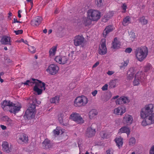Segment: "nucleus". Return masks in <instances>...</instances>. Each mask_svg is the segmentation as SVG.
Returning a JSON list of instances; mask_svg holds the SVG:
<instances>
[{
	"mask_svg": "<svg viewBox=\"0 0 154 154\" xmlns=\"http://www.w3.org/2000/svg\"><path fill=\"white\" fill-rule=\"evenodd\" d=\"M82 106H85L88 103V100L85 96L81 95L79 96Z\"/></svg>",
	"mask_w": 154,
	"mask_h": 154,
	"instance_id": "obj_25",
	"label": "nucleus"
},
{
	"mask_svg": "<svg viewBox=\"0 0 154 154\" xmlns=\"http://www.w3.org/2000/svg\"><path fill=\"white\" fill-rule=\"evenodd\" d=\"M122 9L124 10L123 11V13H125L126 12V10L127 9V6L126 4L124 3L123 4V5L122 6Z\"/></svg>",
	"mask_w": 154,
	"mask_h": 154,
	"instance_id": "obj_50",
	"label": "nucleus"
},
{
	"mask_svg": "<svg viewBox=\"0 0 154 154\" xmlns=\"http://www.w3.org/2000/svg\"><path fill=\"white\" fill-rule=\"evenodd\" d=\"M115 73V72L113 71H108L107 74L109 75H112Z\"/></svg>",
	"mask_w": 154,
	"mask_h": 154,
	"instance_id": "obj_56",
	"label": "nucleus"
},
{
	"mask_svg": "<svg viewBox=\"0 0 154 154\" xmlns=\"http://www.w3.org/2000/svg\"><path fill=\"white\" fill-rule=\"evenodd\" d=\"M60 98L59 96H57L51 98L50 100L51 103L55 104L59 103L60 99Z\"/></svg>",
	"mask_w": 154,
	"mask_h": 154,
	"instance_id": "obj_30",
	"label": "nucleus"
},
{
	"mask_svg": "<svg viewBox=\"0 0 154 154\" xmlns=\"http://www.w3.org/2000/svg\"><path fill=\"white\" fill-rule=\"evenodd\" d=\"M32 103L28 109L26 111L24 117L28 119L33 118L35 114V103L36 99L33 98L31 101Z\"/></svg>",
	"mask_w": 154,
	"mask_h": 154,
	"instance_id": "obj_3",
	"label": "nucleus"
},
{
	"mask_svg": "<svg viewBox=\"0 0 154 154\" xmlns=\"http://www.w3.org/2000/svg\"><path fill=\"white\" fill-rule=\"evenodd\" d=\"M126 111V109L124 106H121L115 109L113 113L117 116H121Z\"/></svg>",
	"mask_w": 154,
	"mask_h": 154,
	"instance_id": "obj_16",
	"label": "nucleus"
},
{
	"mask_svg": "<svg viewBox=\"0 0 154 154\" xmlns=\"http://www.w3.org/2000/svg\"><path fill=\"white\" fill-rule=\"evenodd\" d=\"M122 100V101L123 103H128L129 102V99L127 97H121Z\"/></svg>",
	"mask_w": 154,
	"mask_h": 154,
	"instance_id": "obj_44",
	"label": "nucleus"
},
{
	"mask_svg": "<svg viewBox=\"0 0 154 154\" xmlns=\"http://www.w3.org/2000/svg\"><path fill=\"white\" fill-rule=\"evenodd\" d=\"M97 91L96 90H95L92 92V94L93 95V96H95L97 94Z\"/></svg>",
	"mask_w": 154,
	"mask_h": 154,
	"instance_id": "obj_57",
	"label": "nucleus"
},
{
	"mask_svg": "<svg viewBox=\"0 0 154 154\" xmlns=\"http://www.w3.org/2000/svg\"><path fill=\"white\" fill-rule=\"evenodd\" d=\"M79 96H78L75 99L74 102V105L76 107H82Z\"/></svg>",
	"mask_w": 154,
	"mask_h": 154,
	"instance_id": "obj_28",
	"label": "nucleus"
},
{
	"mask_svg": "<svg viewBox=\"0 0 154 154\" xmlns=\"http://www.w3.org/2000/svg\"><path fill=\"white\" fill-rule=\"evenodd\" d=\"M151 65L149 63L147 64L144 67V71L145 72H148L152 69Z\"/></svg>",
	"mask_w": 154,
	"mask_h": 154,
	"instance_id": "obj_39",
	"label": "nucleus"
},
{
	"mask_svg": "<svg viewBox=\"0 0 154 154\" xmlns=\"http://www.w3.org/2000/svg\"><path fill=\"white\" fill-rule=\"evenodd\" d=\"M29 51L31 54H34L36 51V48L33 46H29L28 48Z\"/></svg>",
	"mask_w": 154,
	"mask_h": 154,
	"instance_id": "obj_41",
	"label": "nucleus"
},
{
	"mask_svg": "<svg viewBox=\"0 0 154 154\" xmlns=\"http://www.w3.org/2000/svg\"><path fill=\"white\" fill-rule=\"evenodd\" d=\"M28 140L27 136L24 133H22L18 137L17 141L19 143L23 144L27 143Z\"/></svg>",
	"mask_w": 154,
	"mask_h": 154,
	"instance_id": "obj_14",
	"label": "nucleus"
},
{
	"mask_svg": "<svg viewBox=\"0 0 154 154\" xmlns=\"http://www.w3.org/2000/svg\"><path fill=\"white\" fill-rule=\"evenodd\" d=\"M23 84L24 85H28L29 86H32L34 84H35V86H37L38 88H43L44 90H45V85L44 83L42 82L41 81L34 79L27 80Z\"/></svg>",
	"mask_w": 154,
	"mask_h": 154,
	"instance_id": "obj_5",
	"label": "nucleus"
},
{
	"mask_svg": "<svg viewBox=\"0 0 154 154\" xmlns=\"http://www.w3.org/2000/svg\"><path fill=\"white\" fill-rule=\"evenodd\" d=\"M112 47L114 49L118 48L120 47V42L118 40L117 38H114L112 42Z\"/></svg>",
	"mask_w": 154,
	"mask_h": 154,
	"instance_id": "obj_26",
	"label": "nucleus"
},
{
	"mask_svg": "<svg viewBox=\"0 0 154 154\" xmlns=\"http://www.w3.org/2000/svg\"><path fill=\"white\" fill-rule=\"evenodd\" d=\"M115 141L116 145L119 149L122 147L123 144V140L122 138L121 137L116 138L115 139Z\"/></svg>",
	"mask_w": 154,
	"mask_h": 154,
	"instance_id": "obj_24",
	"label": "nucleus"
},
{
	"mask_svg": "<svg viewBox=\"0 0 154 154\" xmlns=\"http://www.w3.org/2000/svg\"><path fill=\"white\" fill-rule=\"evenodd\" d=\"M69 58L66 56H57L54 60L57 63L60 64H64L67 63L69 60Z\"/></svg>",
	"mask_w": 154,
	"mask_h": 154,
	"instance_id": "obj_11",
	"label": "nucleus"
},
{
	"mask_svg": "<svg viewBox=\"0 0 154 154\" xmlns=\"http://www.w3.org/2000/svg\"><path fill=\"white\" fill-rule=\"evenodd\" d=\"M57 49V46H54L49 50V56L50 57H52L55 55Z\"/></svg>",
	"mask_w": 154,
	"mask_h": 154,
	"instance_id": "obj_29",
	"label": "nucleus"
},
{
	"mask_svg": "<svg viewBox=\"0 0 154 154\" xmlns=\"http://www.w3.org/2000/svg\"><path fill=\"white\" fill-rule=\"evenodd\" d=\"M135 143L136 140L134 138L132 137L130 139L129 142L130 146H133L135 144Z\"/></svg>",
	"mask_w": 154,
	"mask_h": 154,
	"instance_id": "obj_37",
	"label": "nucleus"
},
{
	"mask_svg": "<svg viewBox=\"0 0 154 154\" xmlns=\"http://www.w3.org/2000/svg\"><path fill=\"white\" fill-rule=\"evenodd\" d=\"M6 122L7 124L10 126H11L13 124L12 121L10 119H9V120H8Z\"/></svg>",
	"mask_w": 154,
	"mask_h": 154,
	"instance_id": "obj_55",
	"label": "nucleus"
},
{
	"mask_svg": "<svg viewBox=\"0 0 154 154\" xmlns=\"http://www.w3.org/2000/svg\"><path fill=\"white\" fill-rule=\"evenodd\" d=\"M140 23H141L142 25L146 24L148 22L147 20L146 19L144 16H143L139 19Z\"/></svg>",
	"mask_w": 154,
	"mask_h": 154,
	"instance_id": "obj_36",
	"label": "nucleus"
},
{
	"mask_svg": "<svg viewBox=\"0 0 154 154\" xmlns=\"http://www.w3.org/2000/svg\"><path fill=\"white\" fill-rule=\"evenodd\" d=\"M69 118L78 124L83 123L84 122L82 118L80 115L76 112H72L70 115Z\"/></svg>",
	"mask_w": 154,
	"mask_h": 154,
	"instance_id": "obj_6",
	"label": "nucleus"
},
{
	"mask_svg": "<svg viewBox=\"0 0 154 154\" xmlns=\"http://www.w3.org/2000/svg\"><path fill=\"white\" fill-rule=\"evenodd\" d=\"M113 30V26L109 25L106 27L103 33V36L104 38H106L107 34Z\"/></svg>",
	"mask_w": 154,
	"mask_h": 154,
	"instance_id": "obj_22",
	"label": "nucleus"
},
{
	"mask_svg": "<svg viewBox=\"0 0 154 154\" xmlns=\"http://www.w3.org/2000/svg\"><path fill=\"white\" fill-rule=\"evenodd\" d=\"M131 36H132V38H135L136 37V35H135V34L134 33L132 32V34H131Z\"/></svg>",
	"mask_w": 154,
	"mask_h": 154,
	"instance_id": "obj_61",
	"label": "nucleus"
},
{
	"mask_svg": "<svg viewBox=\"0 0 154 154\" xmlns=\"http://www.w3.org/2000/svg\"><path fill=\"white\" fill-rule=\"evenodd\" d=\"M33 90L34 91L36 92L38 95L41 94L42 91V89H40L37 87V86H35L33 88Z\"/></svg>",
	"mask_w": 154,
	"mask_h": 154,
	"instance_id": "obj_38",
	"label": "nucleus"
},
{
	"mask_svg": "<svg viewBox=\"0 0 154 154\" xmlns=\"http://www.w3.org/2000/svg\"><path fill=\"white\" fill-rule=\"evenodd\" d=\"M133 121V117L130 115H126L123 117V122L124 123L127 125H131Z\"/></svg>",
	"mask_w": 154,
	"mask_h": 154,
	"instance_id": "obj_19",
	"label": "nucleus"
},
{
	"mask_svg": "<svg viewBox=\"0 0 154 154\" xmlns=\"http://www.w3.org/2000/svg\"><path fill=\"white\" fill-rule=\"evenodd\" d=\"M59 12V9L56 8L54 11V13L55 14H57Z\"/></svg>",
	"mask_w": 154,
	"mask_h": 154,
	"instance_id": "obj_62",
	"label": "nucleus"
},
{
	"mask_svg": "<svg viewBox=\"0 0 154 154\" xmlns=\"http://www.w3.org/2000/svg\"><path fill=\"white\" fill-rule=\"evenodd\" d=\"M99 63L98 62H97L93 65V68L96 67L99 64Z\"/></svg>",
	"mask_w": 154,
	"mask_h": 154,
	"instance_id": "obj_60",
	"label": "nucleus"
},
{
	"mask_svg": "<svg viewBox=\"0 0 154 154\" xmlns=\"http://www.w3.org/2000/svg\"><path fill=\"white\" fill-rule=\"evenodd\" d=\"M154 106L152 104L146 105L141 109L140 116L142 119H146L151 124L154 123V113H153Z\"/></svg>",
	"mask_w": 154,
	"mask_h": 154,
	"instance_id": "obj_1",
	"label": "nucleus"
},
{
	"mask_svg": "<svg viewBox=\"0 0 154 154\" xmlns=\"http://www.w3.org/2000/svg\"><path fill=\"white\" fill-rule=\"evenodd\" d=\"M113 150L112 149H109L106 151V154H113Z\"/></svg>",
	"mask_w": 154,
	"mask_h": 154,
	"instance_id": "obj_52",
	"label": "nucleus"
},
{
	"mask_svg": "<svg viewBox=\"0 0 154 154\" xmlns=\"http://www.w3.org/2000/svg\"><path fill=\"white\" fill-rule=\"evenodd\" d=\"M130 23V17L129 16H127L125 18L122 22V24L125 26L128 25Z\"/></svg>",
	"mask_w": 154,
	"mask_h": 154,
	"instance_id": "obj_33",
	"label": "nucleus"
},
{
	"mask_svg": "<svg viewBox=\"0 0 154 154\" xmlns=\"http://www.w3.org/2000/svg\"><path fill=\"white\" fill-rule=\"evenodd\" d=\"M2 119L3 121L7 122L9 118L8 116H4L2 117Z\"/></svg>",
	"mask_w": 154,
	"mask_h": 154,
	"instance_id": "obj_51",
	"label": "nucleus"
},
{
	"mask_svg": "<svg viewBox=\"0 0 154 154\" xmlns=\"http://www.w3.org/2000/svg\"><path fill=\"white\" fill-rule=\"evenodd\" d=\"M19 22L18 21L17 19L16 18H14V23H16Z\"/></svg>",
	"mask_w": 154,
	"mask_h": 154,
	"instance_id": "obj_63",
	"label": "nucleus"
},
{
	"mask_svg": "<svg viewBox=\"0 0 154 154\" xmlns=\"http://www.w3.org/2000/svg\"><path fill=\"white\" fill-rule=\"evenodd\" d=\"M59 67L57 65L54 64H50L46 69V71L50 75H54L58 72Z\"/></svg>",
	"mask_w": 154,
	"mask_h": 154,
	"instance_id": "obj_9",
	"label": "nucleus"
},
{
	"mask_svg": "<svg viewBox=\"0 0 154 154\" xmlns=\"http://www.w3.org/2000/svg\"><path fill=\"white\" fill-rule=\"evenodd\" d=\"M106 39H102L101 41L100 45L98 51V53L101 55L106 54L107 53V48L106 45Z\"/></svg>",
	"mask_w": 154,
	"mask_h": 154,
	"instance_id": "obj_8",
	"label": "nucleus"
},
{
	"mask_svg": "<svg viewBox=\"0 0 154 154\" xmlns=\"http://www.w3.org/2000/svg\"><path fill=\"white\" fill-rule=\"evenodd\" d=\"M53 132L54 135H59L60 132L62 134L63 133L62 130L61 129V128L59 127H57L54 130Z\"/></svg>",
	"mask_w": 154,
	"mask_h": 154,
	"instance_id": "obj_34",
	"label": "nucleus"
},
{
	"mask_svg": "<svg viewBox=\"0 0 154 154\" xmlns=\"http://www.w3.org/2000/svg\"><path fill=\"white\" fill-rule=\"evenodd\" d=\"M128 63L129 61L128 60L124 61L119 66L120 69L124 70L125 69V67L127 66Z\"/></svg>",
	"mask_w": 154,
	"mask_h": 154,
	"instance_id": "obj_31",
	"label": "nucleus"
},
{
	"mask_svg": "<svg viewBox=\"0 0 154 154\" xmlns=\"http://www.w3.org/2000/svg\"><path fill=\"white\" fill-rule=\"evenodd\" d=\"M0 128H2V129L3 130H5L6 129L7 127L3 125H1L0 126Z\"/></svg>",
	"mask_w": 154,
	"mask_h": 154,
	"instance_id": "obj_58",
	"label": "nucleus"
},
{
	"mask_svg": "<svg viewBox=\"0 0 154 154\" xmlns=\"http://www.w3.org/2000/svg\"><path fill=\"white\" fill-rule=\"evenodd\" d=\"M64 113H62L58 116V120L60 123L62 125H64L63 119L64 117Z\"/></svg>",
	"mask_w": 154,
	"mask_h": 154,
	"instance_id": "obj_35",
	"label": "nucleus"
},
{
	"mask_svg": "<svg viewBox=\"0 0 154 154\" xmlns=\"http://www.w3.org/2000/svg\"><path fill=\"white\" fill-rule=\"evenodd\" d=\"M117 104H121L123 103L121 97L118 99L116 101Z\"/></svg>",
	"mask_w": 154,
	"mask_h": 154,
	"instance_id": "obj_47",
	"label": "nucleus"
},
{
	"mask_svg": "<svg viewBox=\"0 0 154 154\" xmlns=\"http://www.w3.org/2000/svg\"><path fill=\"white\" fill-rule=\"evenodd\" d=\"M148 53V48L146 46L137 48L134 51L136 59L140 61H142L147 57Z\"/></svg>",
	"mask_w": 154,
	"mask_h": 154,
	"instance_id": "obj_2",
	"label": "nucleus"
},
{
	"mask_svg": "<svg viewBox=\"0 0 154 154\" xmlns=\"http://www.w3.org/2000/svg\"><path fill=\"white\" fill-rule=\"evenodd\" d=\"M130 131L129 128L124 126L122 127L119 130V133H126L128 135L130 133Z\"/></svg>",
	"mask_w": 154,
	"mask_h": 154,
	"instance_id": "obj_27",
	"label": "nucleus"
},
{
	"mask_svg": "<svg viewBox=\"0 0 154 154\" xmlns=\"http://www.w3.org/2000/svg\"><path fill=\"white\" fill-rule=\"evenodd\" d=\"M18 42H23L26 45H28V42L26 40H24L23 39H21L20 40L18 41Z\"/></svg>",
	"mask_w": 154,
	"mask_h": 154,
	"instance_id": "obj_53",
	"label": "nucleus"
},
{
	"mask_svg": "<svg viewBox=\"0 0 154 154\" xmlns=\"http://www.w3.org/2000/svg\"><path fill=\"white\" fill-rule=\"evenodd\" d=\"M143 74L142 72H137L133 81L134 85L137 86L139 85L140 83L143 81Z\"/></svg>",
	"mask_w": 154,
	"mask_h": 154,
	"instance_id": "obj_10",
	"label": "nucleus"
},
{
	"mask_svg": "<svg viewBox=\"0 0 154 154\" xmlns=\"http://www.w3.org/2000/svg\"><path fill=\"white\" fill-rule=\"evenodd\" d=\"M98 113V112L96 109H93L91 110L88 113V116L89 119H94Z\"/></svg>",
	"mask_w": 154,
	"mask_h": 154,
	"instance_id": "obj_23",
	"label": "nucleus"
},
{
	"mask_svg": "<svg viewBox=\"0 0 154 154\" xmlns=\"http://www.w3.org/2000/svg\"><path fill=\"white\" fill-rule=\"evenodd\" d=\"M42 144L45 148H49L51 147L49 141L47 140H45L42 143Z\"/></svg>",
	"mask_w": 154,
	"mask_h": 154,
	"instance_id": "obj_40",
	"label": "nucleus"
},
{
	"mask_svg": "<svg viewBox=\"0 0 154 154\" xmlns=\"http://www.w3.org/2000/svg\"><path fill=\"white\" fill-rule=\"evenodd\" d=\"M21 12H22V11H21L20 10H19L18 11V16L20 18L21 17V15L20 14V13Z\"/></svg>",
	"mask_w": 154,
	"mask_h": 154,
	"instance_id": "obj_59",
	"label": "nucleus"
},
{
	"mask_svg": "<svg viewBox=\"0 0 154 154\" xmlns=\"http://www.w3.org/2000/svg\"><path fill=\"white\" fill-rule=\"evenodd\" d=\"M23 30L22 29L14 31V32L16 35L22 34L23 33Z\"/></svg>",
	"mask_w": 154,
	"mask_h": 154,
	"instance_id": "obj_46",
	"label": "nucleus"
},
{
	"mask_svg": "<svg viewBox=\"0 0 154 154\" xmlns=\"http://www.w3.org/2000/svg\"><path fill=\"white\" fill-rule=\"evenodd\" d=\"M21 107L22 106L19 103L16 104L13 103V104L11 106L10 109H8V111L11 113L16 114L20 110Z\"/></svg>",
	"mask_w": 154,
	"mask_h": 154,
	"instance_id": "obj_12",
	"label": "nucleus"
},
{
	"mask_svg": "<svg viewBox=\"0 0 154 154\" xmlns=\"http://www.w3.org/2000/svg\"><path fill=\"white\" fill-rule=\"evenodd\" d=\"M149 154H154V145L151 147L149 151Z\"/></svg>",
	"mask_w": 154,
	"mask_h": 154,
	"instance_id": "obj_54",
	"label": "nucleus"
},
{
	"mask_svg": "<svg viewBox=\"0 0 154 154\" xmlns=\"http://www.w3.org/2000/svg\"><path fill=\"white\" fill-rule=\"evenodd\" d=\"M8 17L9 18L11 16H12V14L11 12H9L8 14Z\"/></svg>",
	"mask_w": 154,
	"mask_h": 154,
	"instance_id": "obj_64",
	"label": "nucleus"
},
{
	"mask_svg": "<svg viewBox=\"0 0 154 154\" xmlns=\"http://www.w3.org/2000/svg\"><path fill=\"white\" fill-rule=\"evenodd\" d=\"M144 119L143 120V121L142 122L141 124L142 126H146L148 125H150L151 124V123H149V122L148 121H147V120L146 119Z\"/></svg>",
	"mask_w": 154,
	"mask_h": 154,
	"instance_id": "obj_43",
	"label": "nucleus"
},
{
	"mask_svg": "<svg viewBox=\"0 0 154 154\" xmlns=\"http://www.w3.org/2000/svg\"><path fill=\"white\" fill-rule=\"evenodd\" d=\"M136 71L135 69L133 67L130 68L127 72V77L129 80L132 79L134 76Z\"/></svg>",
	"mask_w": 154,
	"mask_h": 154,
	"instance_id": "obj_20",
	"label": "nucleus"
},
{
	"mask_svg": "<svg viewBox=\"0 0 154 154\" xmlns=\"http://www.w3.org/2000/svg\"><path fill=\"white\" fill-rule=\"evenodd\" d=\"M114 13L113 11H109L105 14L104 17L106 18V20H108L112 17Z\"/></svg>",
	"mask_w": 154,
	"mask_h": 154,
	"instance_id": "obj_32",
	"label": "nucleus"
},
{
	"mask_svg": "<svg viewBox=\"0 0 154 154\" xmlns=\"http://www.w3.org/2000/svg\"><path fill=\"white\" fill-rule=\"evenodd\" d=\"M100 134L102 138L104 139L107 138V135L106 134L105 132L103 131H101L100 132Z\"/></svg>",
	"mask_w": 154,
	"mask_h": 154,
	"instance_id": "obj_45",
	"label": "nucleus"
},
{
	"mask_svg": "<svg viewBox=\"0 0 154 154\" xmlns=\"http://www.w3.org/2000/svg\"><path fill=\"white\" fill-rule=\"evenodd\" d=\"M85 40V38L82 35L76 36L73 40L74 45L77 47L81 46L83 47Z\"/></svg>",
	"mask_w": 154,
	"mask_h": 154,
	"instance_id": "obj_7",
	"label": "nucleus"
},
{
	"mask_svg": "<svg viewBox=\"0 0 154 154\" xmlns=\"http://www.w3.org/2000/svg\"><path fill=\"white\" fill-rule=\"evenodd\" d=\"M95 4L97 7H101L103 5L102 0H96L95 1Z\"/></svg>",
	"mask_w": 154,
	"mask_h": 154,
	"instance_id": "obj_42",
	"label": "nucleus"
},
{
	"mask_svg": "<svg viewBox=\"0 0 154 154\" xmlns=\"http://www.w3.org/2000/svg\"><path fill=\"white\" fill-rule=\"evenodd\" d=\"M42 18L39 16H37L34 20L31 21V24L33 26H38L41 23Z\"/></svg>",
	"mask_w": 154,
	"mask_h": 154,
	"instance_id": "obj_21",
	"label": "nucleus"
},
{
	"mask_svg": "<svg viewBox=\"0 0 154 154\" xmlns=\"http://www.w3.org/2000/svg\"><path fill=\"white\" fill-rule=\"evenodd\" d=\"M2 146L3 150L7 153L11 152L12 148L11 145H9L8 143L5 141L2 142Z\"/></svg>",
	"mask_w": 154,
	"mask_h": 154,
	"instance_id": "obj_17",
	"label": "nucleus"
},
{
	"mask_svg": "<svg viewBox=\"0 0 154 154\" xmlns=\"http://www.w3.org/2000/svg\"><path fill=\"white\" fill-rule=\"evenodd\" d=\"M132 51V49L131 48H127L125 51V53H130Z\"/></svg>",
	"mask_w": 154,
	"mask_h": 154,
	"instance_id": "obj_49",
	"label": "nucleus"
},
{
	"mask_svg": "<svg viewBox=\"0 0 154 154\" xmlns=\"http://www.w3.org/2000/svg\"><path fill=\"white\" fill-rule=\"evenodd\" d=\"M13 103L9 100H5L1 103L2 108L4 110L8 111Z\"/></svg>",
	"mask_w": 154,
	"mask_h": 154,
	"instance_id": "obj_15",
	"label": "nucleus"
},
{
	"mask_svg": "<svg viewBox=\"0 0 154 154\" xmlns=\"http://www.w3.org/2000/svg\"><path fill=\"white\" fill-rule=\"evenodd\" d=\"M108 88V85L107 84H106L101 88L102 90L103 91L107 90Z\"/></svg>",
	"mask_w": 154,
	"mask_h": 154,
	"instance_id": "obj_48",
	"label": "nucleus"
},
{
	"mask_svg": "<svg viewBox=\"0 0 154 154\" xmlns=\"http://www.w3.org/2000/svg\"><path fill=\"white\" fill-rule=\"evenodd\" d=\"M88 17L91 21H97L101 17L100 12L97 10L90 9L87 12Z\"/></svg>",
	"mask_w": 154,
	"mask_h": 154,
	"instance_id": "obj_4",
	"label": "nucleus"
},
{
	"mask_svg": "<svg viewBox=\"0 0 154 154\" xmlns=\"http://www.w3.org/2000/svg\"><path fill=\"white\" fill-rule=\"evenodd\" d=\"M0 42L3 45H11V38L10 36L4 35L2 38Z\"/></svg>",
	"mask_w": 154,
	"mask_h": 154,
	"instance_id": "obj_18",
	"label": "nucleus"
},
{
	"mask_svg": "<svg viewBox=\"0 0 154 154\" xmlns=\"http://www.w3.org/2000/svg\"><path fill=\"white\" fill-rule=\"evenodd\" d=\"M97 126L95 124H93L90 127H89L87 128L86 136L89 137H92L94 135L95 132V129L94 128L95 127H96Z\"/></svg>",
	"mask_w": 154,
	"mask_h": 154,
	"instance_id": "obj_13",
	"label": "nucleus"
}]
</instances>
